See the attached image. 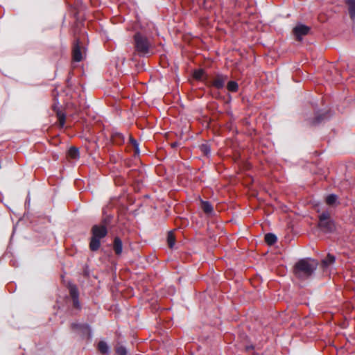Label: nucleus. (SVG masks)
<instances>
[{
	"label": "nucleus",
	"instance_id": "nucleus-1",
	"mask_svg": "<svg viewBox=\"0 0 355 355\" xmlns=\"http://www.w3.org/2000/svg\"><path fill=\"white\" fill-rule=\"evenodd\" d=\"M317 266L318 263L314 259H302L295 264L294 273L298 279L304 280L314 274Z\"/></svg>",
	"mask_w": 355,
	"mask_h": 355
},
{
	"label": "nucleus",
	"instance_id": "nucleus-17",
	"mask_svg": "<svg viewBox=\"0 0 355 355\" xmlns=\"http://www.w3.org/2000/svg\"><path fill=\"white\" fill-rule=\"evenodd\" d=\"M227 88L230 92H236L238 91L239 85L235 81H230L227 85Z\"/></svg>",
	"mask_w": 355,
	"mask_h": 355
},
{
	"label": "nucleus",
	"instance_id": "nucleus-20",
	"mask_svg": "<svg viewBox=\"0 0 355 355\" xmlns=\"http://www.w3.org/2000/svg\"><path fill=\"white\" fill-rule=\"evenodd\" d=\"M69 155L73 159H77L79 157V150L75 147H71L69 150Z\"/></svg>",
	"mask_w": 355,
	"mask_h": 355
},
{
	"label": "nucleus",
	"instance_id": "nucleus-14",
	"mask_svg": "<svg viewBox=\"0 0 355 355\" xmlns=\"http://www.w3.org/2000/svg\"><path fill=\"white\" fill-rule=\"evenodd\" d=\"M98 349L99 352L103 354H107L110 351L109 346L104 341H100L98 344Z\"/></svg>",
	"mask_w": 355,
	"mask_h": 355
},
{
	"label": "nucleus",
	"instance_id": "nucleus-10",
	"mask_svg": "<svg viewBox=\"0 0 355 355\" xmlns=\"http://www.w3.org/2000/svg\"><path fill=\"white\" fill-rule=\"evenodd\" d=\"M113 250L116 255H121L123 251L122 241L119 237H115L113 243Z\"/></svg>",
	"mask_w": 355,
	"mask_h": 355
},
{
	"label": "nucleus",
	"instance_id": "nucleus-16",
	"mask_svg": "<svg viewBox=\"0 0 355 355\" xmlns=\"http://www.w3.org/2000/svg\"><path fill=\"white\" fill-rule=\"evenodd\" d=\"M167 243L170 248H173L175 245V239L172 232H169L167 236Z\"/></svg>",
	"mask_w": 355,
	"mask_h": 355
},
{
	"label": "nucleus",
	"instance_id": "nucleus-23",
	"mask_svg": "<svg viewBox=\"0 0 355 355\" xmlns=\"http://www.w3.org/2000/svg\"><path fill=\"white\" fill-rule=\"evenodd\" d=\"M204 71L202 69H198L194 71L193 77L196 80H201L204 75Z\"/></svg>",
	"mask_w": 355,
	"mask_h": 355
},
{
	"label": "nucleus",
	"instance_id": "nucleus-25",
	"mask_svg": "<svg viewBox=\"0 0 355 355\" xmlns=\"http://www.w3.org/2000/svg\"><path fill=\"white\" fill-rule=\"evenodd\" d=\"M329 219V214L328 212H324L320 215V221H324Z\"/></svg>",
	"mask_w": 355,
	"mask_h": 355
},
{
	"label": "nucleus",
	"instance_id": "nucleus-4",
	"mask_svg": "<svg viewBox=\"0 0 355 355\" xmlns=\"http://www.w3.org/2000/svg\"><path fill=\"white\" fill-rule=\"evenodd\" d=\"M85 53V46L81 44V42L79 38H76L73 44L72 55L73 59L76 62H80L83 58Z\"/></svg>",
	"mask_w": 355,
	"mask_h": 355
},
{
	"label": "nucleus",
	"instance_id": "nucleus-2",
	"mask_svg": "<svg viewBox=\"0 0 355 355\" xmlns=\"http://www.w3.org/2000/svg\"><path fill=\"white\" fill-rule=\"evenodd\" d=\"M110 222V217L105 218L102 224L94 225L92 228V237L89 242V249L94 252L97 251L101 246V239L107 234L106 225Z\"/></svg>",
	"mask_w": 355,
	"mask_h": 355
},
{
	"label": "nucleus",
	"instance_id": "nucleus-27",
	"mask_svg": "<svg viewBox=\"0 0 355 355\" xmlns=\"http://www.w3.org/2000/svg\"><path fill=\"white\" fill-rule=\"evenodd\" d=\"M172 146H173V147L176 146V143L173 144H172Z\"/></svg>",
	"mask_w": 355,
	"mask_h": 355
},
{
	"label": "nucleus",
	"instance_id": "nucleus-26",
	"mask_svg": "<svg viewBox=\"0 0 355 355\" xmlns=\"http://www.w3.org/2000/svg\"><path fill=\"white\" fill-rule=\"evenodd\" d=\"M320 121H321L320 118V117H317V118H316V123H319V122H320Z\"/></svg>",
	"mask_w": 355,
	"mask_h": 355
},
{
	"label": "nucleus",
	"instance_id": "nucleus-19",
	"mask_svg": "<svg viewBox=\"0 0 355 355\" xmlns=\"http://www.w3.org/2000/svg\"><path fill=\"white\" fill-rule=\"evenodd\" d=\"M201 152L206 156H209L211 154V148L209 144H203L200 146Z\"/></svg>",
	"mask_w": 355,
	"mask_h": 355
},
{
	"label": "nucleus",
	"instance_id": "nucleus-6",
	"mask_svg": "<svg viewBox=\"0 0 355 355\" xmlns=\"http://www.w3.org/2000/svg\"><path fill=\"white\" fill-rule=\"evenodd\" d=\"M227 78L228 77L226 75L217 74L210 82V85L218 89H223Z\"/></svg>",
	"mask_w": 355,
	"mask_h": 355
},
{
	"label": "nucleus",
	"instance_id": "nucleus-7",
	"mask_svg": "<svg viewBox=\"0 0 355 355\" xmlns=\"http://www.w3.org/2000/svg\"><path fill=\"white\" fill-rule=\"evenodd\" d=\"M69 293L73 300V305L75 308L80 309V304L78 300L79 293L78 288L74 284H69Z\"/></svg>",
	"mask_w": 355,
	"mask_h": 355
},
{
	"label": "nucleus",
	"instance_id": "nucleus-11",
	"mask_svg": "<svg viewBox=\"0 0 355 355\" xmlns=\"http://www.w3.org/2000/svg\"><path fill=\"white\" fill-rule=\"evenodd\" d=\"M201 207L203 210V211L205 213V214H212L213 212H214V209H213V207L212 205H211V203L208 201H203L202 200L201 201Z\"/></svg>",
	"mask_w": 355,
	"mask_h": 355
},
{
	"label": "nucleus",
	"instance_id": "nucleus-24",
	"mask_svg": "<svg viewBox=\"0 0 355 355\" xmlns=\"http://www.w3.org/2000/svg\"><path fill=\"white\" fill-rule=\"evenodd\" d=\"M58 119H59V123H60V126H62V127L64 126V123H65L64 115L61 113H58Z\"/></svg>",
	"mask_w": 355,
	"mask_h": 355
},
{
	"label": "nucleus",
	"instance_id": "nucleus-12",
	"mask_svg": "<svg viewBox=\"0 0 355 355\" xmlns=\"http://www.w3.org/2000/svg\"><path fill=\"white\" fill-rule=\"evenodd\" d=\"M349 6V12L352 20H355V0H345Z\"/></svg>",
	"mask_w": 355,
	"mask_h": 355
},
{
	"label": "nucleus",
	"instance_id": "nucleus-18",
	"mask_svg": "<svg viewBox=\"0 0 355 355\" xmlns=\"http://www.w3.org/2000/svg\"><path fill=\"white\" fill-rule=\"evenodd\" d=\"M338 200V196L335 194H330L326 198V202L329 205H334Z\"/></svg>",
	"mask_w": 355,
	"mask_h": 355
},
{
	"label": "nucleus",
	"instance_id": "nucleus-15",
	"mask_svg": "<svg viewBox=\"0 0 355 355\" xmlns=\"http://www.w3.org/2000/svg\"><path fill=\"white\" fill-rule=\"evenodd\" d=\"M277 238L275 234L272 233H268L265 235V241L267 244L272 245L276 243Z\"/></svg>",
	"mask_w": 355,
	"mask_h": 355
},
{
	"label": "nucleus",
	"instance_id": "nucleus-9",
	"mask_svg": "<svg viewBox=\"0 0 355 355\" xmlns=\"http://www.w3.org/2000/svg\"><path fill=\"white\" fill-rule=\"evenodd\" d=\"M335 261L336 257L331 254H328L327 257L322 259V266L324 269H327L334 263Z\"/></svg>",
	"mask_w": 355,
	"mask_h": 355
},
{
	"label": "nucleus",
	"instance_id": "nucleus-22",
	"mask_svg": "<svg viewBox=\"0 0 355 355\" xmlns=\"http://www.w3.org/2000/svg\"><path fill=\"white\" fill-rule=\"evenodd\" d=\"M116 353L117 355H127L128 352L124 346H118L116 349Z\"/></svg>",
	"mask_w": 355,
	"mask_h": 355
},
{
	"label": "nucleus",
	"instance_id": "nucleus-13",
	"mask_svg": "<svg viewBox=\"0 0 355 355\" xmlns=\"http://www.w3.org/2000/svg\"><path fill=\"white\" fill-rule=\"evenodd\" d=\"M71 327L73 330L81 331L83 332L89 329V326L86 324L73 322L71 324Z\"/></svg>",
	"mask_w": 355,
	"mask_h": 355
},
{
	"label": "nucleus",
	"instance_id": "nucleus-21",
	"mask_svg": "<svg viewBox=\"0 0 355 355\" xmlns=\"http://www.w3.org/2000/svg\"><path fill=\"white\" fill-rule=\"evenodd\" d=\"M130 142L132 144V146H133V148H135V153L139 154L140 151H139V145L138 141L136 139L130 137Z\"/></svg>",
	"mask_w": 355,
	"mask_h": 355
},
{
	"label": "nucleus",
	"instance_id": "nucleus-3",
	"mask_svg": "<svg viewBox=\"0 0 355 355\" xmlns=\"http://www.w3.org/2000/svg\"><path fill=\"white\" fill-rule=\"evenodd\" d=\"M135 51L140 56H144L150 53L151 44L148 39L140 33L134 35Z\"/></svg>",
	"mask_w": 355,
	"mask_h": 355
},
{
	"label": "nucleus",
	"instance_id": "nucleus-5",
	"mask_svg": "<svg viewBox=\"0 0 355 355\" xmlns=\"http://www.w3.org/2000/svg\"><path fill=\"white\" fill-rule=\"evenodd\" d=\"M310 31V28L302 24H299L294 27L293 33L295 39L298 41H301L303 36L306 35Z\"/></svg>",
	"mask_w": 355,
	"mask_h": 355
},
{
	"label": "nucleus",
	"instance_id": "nucleus-8",
	"mask_svg": "<svg viewBox=\"0 0 355 355\" xmlns=\"http://www.w3.org/2000/svg\"><path fill=\"white\" fill-rule=\"evenodd\" d=\"M319 227L324 232H332L334 228V224L330 219L319 221Z\"/></svg>",
	"mask_w": 355,
	"mask_h": 355
}]
</instances>
